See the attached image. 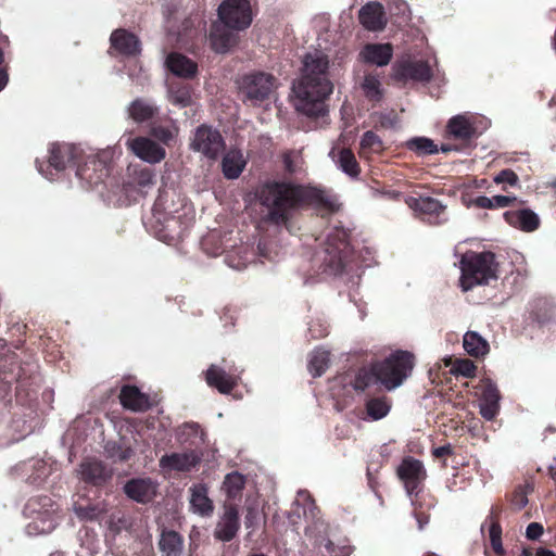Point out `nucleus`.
Listing matches in <instances>:
<instances>
[{"label": "nucleus", "instance_id": "nucleus-10", "mask_svg": "<svg viewBox=\"0 0 556 556\" xmlns=\"http://www.w3.org/2000/svg\"><path fill=\"white\" fill-rule=\"evenodd\" d=\"M154 185V174L150 168L134 166L128 168L124 190L129 198L137 200L144 197Z\"/></svg>", "mask_w": 556, "mask_h": 556}, {"label": "nucleus", "instance_id": "nucleus-41", "mask_svg": "<svg viewBox=\"0 0 556 556\" xmlns=\"http://www.w3.org/2000/svg\"><path fill=\"white\" fill-rule=\"evenodd\" d=\"M361 87L367 99L371 101H379L382 98L381 81L378 75H365Z\"/></svg>", "mask_w": 556, "mask_h": 556}, {"label": "nucleus", "instance_id": "nucleus-5", "mask_svg": "<svg viewBox=\"0 0 556 556\" xmlns=\"http://www.w3.org/2000/svg\"><path fill=\"white\" fill-rule=\"evenodd\" d=\"M414 356L409 352L397 351L383 362L376 363L379 382L389 391L399 388L412 374Z\"/></svg>", "mask_w": 556, "mask_h": 556}, {"label": "nucleus", "instance_id": "nucleus-63", "mask_svg": "<svg viewBox=\"0 0 556 556\" xmlns=\"http://www.w3.org/2000/svg\"><path fill=\"white\" fill-rule=\"evenodd\" d=\"M252 517H253V513L250 510V511L248 513L247 517H245V523H247V526H248V527H250V526H251V523H252V521H253V518H252Z\"/></svg>", "mask_w": 556, "mask_h": 556}, {"label": "nucleus", "instance_id": "nucleus-32", "mask_svg": "<svg viewBox=\"0 0 556 556\" xmlns=\"http://www.w3.org/2000/svg\"><path fill=\"white\" fill-rule=\"evenodd\" d=\"M80 478L93 484H100L110 478V471L99 460H87L80 465Z\"/></svg>", "mask_w": 556, "mask_h": 556}, {"label": "nucleus", "instance_id": "nucleus-51", "mask_svg": "<svg viewBox=\"0 0 556 556\" xmlns=\"http://www.w3.org/2000/svg\"><path fill=\"white\" fill-rule=\"evenodd\" d=\"M454 371L464 377H473L475 371H476V366L469 359H460L455 363Z\"/></svg>", "mask_w": 556, "mask_h": 556}, {"label": "nucleus", "instance_id": "nucleus-64", "mask_svg": "<svg viewBox=\"0 0 556 556\" xmlns=\"http://www.w3.org/2000/svg\"><path fill=\"white\" fill-rule=\"evenodd\" d=\"M36 505H37V501H29L27 504V508L35 513V511H37Z\"/></svg>", "mask_w": 556, "mask_h": 556}, {"label": "nucleus", "instance_id": "nucleus-6", "mask_svg": "<svg viewBox=\"0 0 556 556\" xmlns=\"http://www.w3.org/2000/svg\"><path fill=\"white\" fill-rule=\"evenodd\" d=\"M277 87V79L271 74L257 72L245 75L242 78L240 89L244 102L258 105L268 100Z\"/></svg>", "mask_w": 556, "mask_h": 556}, {"label": "nucleus", "instance_id": "nucleus-26", "mask_svg": "<svg viewBox=\"0 0 556 556\" xmlns=\"http://www.w3.org/2000/svg\"><path fill=\"white\" fill-rule=\"evenodd\" d=\"M122 405L134 412H143L150 407L149 399L137 387L125 386L119 394Z\"/></svg>", "mask_w": 556, "mask_h": 556}, {"label": "nucleus", "instance_id": "nucleus-43", "mask_svg": "<svg viewBox=\"0 0 556 556\" xmlns=\"http://www.w3.org/2000/svg\"><path fill=\"white\" fill-rule=\"evenodd\" d=\"M379 382L378 374L376 372V364L370 368H362L357 371L353 381V388L358 391H364L369 386Z\"/></svg>", "mask_w": 556, "mask_h": 556}, {"label": "nucleus", "instance_id": "nucleus-61", "mask_svg": "<svg viewBox=\"0 0 556 556\" xmlns=\"http://www.w3.org/2000/svg\"><path fill=\"white\" fill-rule=\"evenodd\" d=\"M8 84V74L5 71L0 70V91L7 86Z\"/></svg>", "mask_w": 556, "mask_h": 556}, {"label": "nucleus", "instance_id": "nucleus-3", "mask_svg": "<svg viewBox=\"0 0 556 556\" xmlns=\"http://www.w3.org/2000/svg\"><path fill=\"white\" fill-rule=\"evenodd\" d=\"M219 22H215L210 33L212 49L218 53L229 51L238 41L237 31L252 23L249 0H225L218 8Z\"/></svg>", "mask_w": 556, "mask_h": 556}, {"label": "nucleus", "instance_id": "nucleus-25", "mask_svg": "<svg viewBox=\"0 0 556 556\" xmlns=\"http://www.w3.org/2000/svg\"><path fill=\"white\" fill-rule=\"evenodd\" d=\"M504 216L509 225L527 232L534 231L540 224L539 216L533 211L528 208L506 212Z\"/></svg>", "mask_w": 556, "mask_h": 556}, {"label": "nucleus", "instance_id": "nucleus-48", "mask_svg": "<svg viewBox=\"0 0 556 556\" xmlns=\"http://www.w3.org/2000/svg\"><path fill=\"white\" fill-rule=\"evenodd\" d=\"M151 134L157 138L163 143L167 144L172 141L178 134V128L176 126L173 127H163L155 126L151 129Z\"/></svg>", "mask_w": 556, "mask_h": 556}, {"label": "nucleus", "instance_id": "nucleus-56", "mask_svg": "<svg viewBox=\"0 0 556 556\" xmlns=\"http://www.w3.org/2000/svg\"><path fill=\"white\" fill-rule=\"evenodd\" d=\"M516 198H510L506 195H494L492 197L493 208L494 207H506L508 206Z\"/></svg>", "mask_w": 556, "mask_h": 556}, {"label": "nucleus", "instance_id": "nucleus-46", "mask_svg": "<svg viewBox=\"0 0 556 556\" xmlns=\"http://www.w3.org/2000/svg\"><path fill=\"white\" fill-rule=\"evenodd\" d=\"M74 511L80 520L91 521L98 519L102 514H104L105 508L100 505H88L86 507L75 506Z\"/></svg>", "mask_w": 556, "mask_h": 556}, {"label": "nucleus", "instance_id": "nucleus-31", "mask_svg": "<svg viewBox=\"0 0 556 556\" xmlns=\"http://www.w3.org/2000/svg\"><path fill=\"white\" fill-rule=\"evenodd\" d=\"M41 501L43 502L42 507L50 506L51 509H47L43 513L38 511V517L34 520L31 525L28 526V529L29 531L34 529L38 533L43 534L51 532L55 528L58 523V518L55 517V509L51 504V500L45 497Z\"/></svg>", "mask_w": 556, "mask_h": 556}, {"label": "nucleus", "instance_id": "nucleus-52", "mask_svg": "<svg viewBox=\"0 0 556 556\" xmlns=\"http://www.w3.org/2000/svg\"><path fill=\"white\" fill-rule=\"evenodd\" d=\"M494 181L496 184L506 182L510 186H515L518 182V176L510 169H503L494 177Z\"/></svg>", "mask_w": 556, "mask_h": 556}, {"label": "nucleus", "instance_id": "nucleus-1", "mask_svg": "<svg viewBox=\"0 0 556 556\" xmlns=\"http://www.w3.org/2000/svg\"><path fill=\"white\" fill-rule=\"evenodd\" d=\"M328 66V58L323 52L307 53L303 59L302 74L293 83V105L307 117L318 118L328 114L326 100L333 90Z\"/></svg>", "mask_w": 556, "mask_h": 556}, {"label": "nucleus", "instance_id": "nucleus-44", "mask_svg": "<svg viewBox=\"0 0 556 556\" xmlns=\"http://www.w3.org/2000/svg\"><path fill=\"white\" fill-rule=\"evenodd\" d=\"M253 253L249 251L247 247L241 248L237 255L233 253H228L225 257V262L229 267L235 269H243L247 267L248 263L251 262Z\"/></svg>", "mask_w": 556, "mask_h": 556}, {"label": "nucleus", "instance_id": "nucleus-9", "mask_svg": "<svg viewBox=\"0 0 556 556\" xmlns=\"http://www.w3.org/2000/svg\"><path fill=\"white\" fill-rule=\"evenodd\" d=\"M125 144L134 155L149 164L161 163L166 156L165 149L149 137L128 138Z\"/></svg>", "mask_w": 556, "mask_h": 556}, {"label": "nucleus", "instance_id": "nucleus-2", "mask_svg": "<svg viewBox=\"0 0 556 556\" xmlns=\"http://www.w3.org/2000/svg\"><path fill=\"white\" fill-rule=\"evenodd\" d=\"M261 202L268 208L266 219L275 225H286L292 212L305 204L327 212L339 208L337 200L323 190L288 182L267 184L261 192Z\"/></svg>", "mask_w": 556, "mask_h": 556}, {"label": "nucleus", "instance_id": "nucleus-58", "mask_svg": "<svg viewBox=\"0 0 556 556\" xmlns=\"http://www.w3.org/2000/svg\"><path fill=\"white\" fill-rule=\"evenodd\" d=\"M258 252H260L262 257H265V258H267L269 261H274L275 260V257L269 254L268 247L265 243H260L258 244Z\"/></svg>", "mask_w": 556, "mask_h": 556}, {"label": "nucleus", "instance_id": "nucleus-38", "mask_svg": "<svg viewBox=\"0 0 556 556\" xmlns=\"http://www.w3.org/2000/svg\"><path fill=\"white\" fill-rule=\"evenodd\" d=\"M384 149L381 138L374 131L364 132L359 142V155L369 157L370 154L380 153Z\"/></svg>", "mask_w": 556, "mask_h": 556}, {"label": "nucleus", "instance_id": "nucleus-33", "mask_svg": "<svg viewBox=\"0 0 556 556\" xmlns=\"http://www.w3.org/2000/svg\"><path fill=\"white\" fill-rule=\"evenodd\" d=\"M447 129L450 134L456 139H470L475 135V127L465 114H459L448 121Z\"/></svg>", "mask_w": 556, "mask_h": 556}, {"label": "nucleus", "instance_id": "nucleus-19", "mask_svg": "<svg viewBox=\"0 0 556 556\" xmlns=\"http://www.w3.org/2000/svg\"><path fill=\"white\" fill-rule=\"evenodd\" d=\"M239 529V515L233 506H227L225 513L215 528L216 539L223 542L231 541Z\"/></svg>", "mask_w": 556, "mask_h": 556}, {"label": "nucleus", "instance_id": "nucleus-27", "mask_svg": "<svg viewBox=\"0 0 556 556\" xmlns=\"http://www.w3.org/2000/svg\"><path fill=\"white\" fill-rule=\"evenodd\" d=\"M111 45L119 53L135 55L140 52V43L137 37L124 29H117L111 35Z\"/></svg>", "mask_w": 556, "mask_h": 556}, {"label": "nucleus", "instance_id": "nucleus-13", "mask_svg": "<svg viewBox=\"0 0 556 556\" xmlns=\"http://www.w3.org/2000/svg\"><path fill=\"white\" fill-rule=\"evenodd\" d=\"M358 20L370 31L383 29L387 24L383 5L377 1L366 3L358 12Z\"/></svg>", "mask_w": 556, "mask_h": 556}, {"label": "nucleus", "instance_id": "nucleus-14", "mask_svg": "<svg viewBox=\"0 0 556 556\" xmlns=\"http://www.w3.org/2000/svg\"><path fill=\"white\" fill-rule=\"evenodd\" d=\"M200 462V457L192 451L163 455L160 467L164 471H189Z\"/></svg>", "mask_w": 556, "mask_h": 556}, {"label": "nucleus", "instance_id": "nucleus-16", "mask_svg": "<svg viewBox=\"0 0 556 556\" xmlns=\"http://www.w3.org/2000/svg\"><path fill=\"white\" fill-rule=\"evenodd\" d=\"M189 504L192 513L210 517L214 511L213 501L208 497V489L203 483L193 484L189 489Z\"/></svg>", "mask_w": 556, "mask_h": 556}, {"label": "nucleus", "instance_id": "nucleus-49", "mask_svg": "<svg viewBox=\"0 0 556 556\" xmlns=\"http://www.w3.org/2000/svg\"><path fill=\"white\" fill-rule=\"evenodd\" d=\"M106 450L113 458L119 462H125L129 459L134 454L130 447H122L117 446L116 444H113L112 446L111 444H108Z\"/></svg>", "mask_w": 556, "mask_h": 556}, {"label": "nucleus", "instance_id": "nucleus-40", "mask_svg": "<svg viewBox=\"0 0 556 556\" xmlns=\"http://www.w3.org/2000/svg\"><path fill=\"white\" fill-rule=\"evenodd\" d=\"M245 484V478L243 475L233 471L225 477L223 482V490L229 498H236L240 495Z\"/></svg>", "mask_w": 556, "mask_h": 556}, {"label": "nucleus", "instance_id": "nucleus-55", "mask_svg": "<svg viewBox=\"0 0 556 556\" xmlns=\"http://www.w3.org/2000/svg\"><path fill=\"white\" fill-rule=\"evenodd\" d=\"M511 502L517 509H521L528 504L527 494L523 491L516 492Z\"/></svg>", "mask_w": 556, "mask_h": 556}, {"label": "nucleus", "instance_id": "nucleus-23", "mask_svg": "<svg viewBox=\"0 0 556 556\" xmlns=\"http://www.w3.org/2000/svg\"><path fill=\"white\" fill-rule=\"evenodd\" d=\"M79 153V149L70 143H53L50 147L49 164L55 170H63Z\"/></svg>", "mask_w": 556, "mask_h": 556}, {"label": "nucleus", "instance_id": "nucleus-54", "mask_svg": "<svg viewBox=\"0 0 556 556\" xmlns=\"http://www.w3.org/2000/svg\"><path fill=\"white\" fill-rule=\"evenodd\" d=\"M199 433V425L197 424H186L179 429L178 437L179 439H184V435H197Z\"/></svg>", "mask_w": 556, "mask_h": 556}, {"label": "nucleus", "instance_id": "nucleus-35", "mask_svg": "<svg viewBox=\"0 0 556 556\" xmlns=\"http://www.w3.org/2000/svg\"><path fill=\"white\" fill-rule=\"evenodd\" d=\"M160 549L163 556H180L182 539L175 531H164L160 539Z\"/></svg>", "mask_w": 556, "mask_h": 556}, {"label": "nucleus", "instance_id": "nucleus-29", "mask_svg": "<svg viewBox=\"0 0 556 556\" xmlns=\"http://www.w3.org/2000/svg\"><path fill=\"white\" fill-rule=\"evenodd\" d=\"M169 71L179 77L191 78L195 75L197 64L180 53H170L166 59Z\"/></svg>", "mask_w": 556, "mask_h": 556}, {"label": "nucleus", "instance_id": "nucleus-39", "mask_svg": "<svg viewBox=\"0 0 556 556\" xmlns=\"http://www.w3.org/2000/svg\"><path fill=\"white\" fill-rule=\"evenodd\" d=\"M391 409V402L387 397H374L366 402V413L371 420L384 418Z\"/></svg>", "mask_w": 556, "mask_h": 556}, {"label": "nucleus", "instance_id": "nucleus-22", "mask_svg": "<svg viewBox=\"0 0 556 556\" xmlns=\"http://www.w3.org/2000/svg\"><path fill=\"white\" fill-rule=\"evenodd\" d=\"M480 414L486 420H492L500 410V392L496 386L490 381L485 382L481 399H480Z\"/></svg>", "mask_w": 556, "mask_h": 556}, {"label": "nucleus", "instance_id": "nucleus-57", "mask_svg": "<svg viewBox=\"0 0 556 556\" xmlns=\"http://www.w3.org/2000/svg\"><path fill=\"white\" fill-rule=\"evenodd\" d=\"M475 203L477 206H479L481 208H493L492 198L481 195L475 200Z\"/></svg>", "mask_w": 556, "mask_h": 556}, {"label": "nucleus", "instance_id": "nucleus-24", "mask_svg": "<svg viewBox=\"0 0 556 556\" xmlns=\"http://www.w3.org/2000/svg\"><path fill=\"white\" fill-rule=\"evenodd\" d=\"M406 204L415 212L422 214L428 217L429 222H435L441 213L444 212L445 206L437 199L425 197V198H413L409 197L406 200Z\"/></svg>", "mask_w": 556, "mask_h": 556}, {"label": "nucleus", "instance_id": "nucleus-7", "mask_svg": "<svg viewBox=\"0 0 556 556\" xmlns=\"http://www.w3.org/2000/svg\"><path fill=\"white\" fill-rule=\"evenodd\" d=\"M193 223V211L189 205H182L180 211L165 217L156 230L159 240L173 244L180 240Z\"/></svg>", "mask_w": 556, "mask_h": 556}, {"label": "nucleus", "instance_id": "nucleus-8", "mask_svg": "<svg viewBox=\"0 0 556 556\" xmlns=\"http://www.w3.org/2000/svg\"><path fill=\"white\" fill-rule=\"evenodd\" d=\"M225 142L220 132L208 125H200L191 140L190 149L194 152H199L207 159L215 160L219 153L224 150Z\"/></svg>", "mask_w": 556, "mask_h": 556}, {"label": "nucleus", "instance_id": "nucleus-34", "mask_svg": "<svg viewBox=\"0 0 556 556\" xmlns=\"http://www.w3.org/2000/svg\"><path fill=\"white\" fill-rule=\"evenodd\" d=\"M463 346L473 357L484 356L489 352L488 341L476 331H467L464 334Z\"/></svg>", "mask_w": 556, "mask_h": 556}, {"label": "nucleus", "instance_id": "nucleus-30", "mask_svg": "<svg viewBox=\"0 0 556 556\" xmlns=\"http://www.w3.org/2000/svg\"><path fill=\"white\" fill-rule=\"evenodd\" d=\"M127 112L131 119L143 123L159 113V106L151 100L138 98L128 105Z\"/></svg>", "mask_w": 556, "mask_h": 556}, {"label": "nucleus", "instance_id": "nucleus-60", "mask_svg": "<svg viewBox=\"0 0 556 556\" xmlns=\"http://www.w3.org/2000/svg\"><path fill=\"white\" fill-rule=\"evenodd\" d=\"M535 556H556V554L551 549L541 547L536 549Z\"/></svg>", "mask_w": 556, "mask_h": 556}, {"label": "nucleus", "instance_id": "nucleus-20", "mask_svg": "<svg viewBox=\"0 0 556 556\" xmlns=\"http://www.w3.org/2000/svg\"><path fill=\"white\" fill-rule=\"evenodd\" d=\"M124 491L128 497L146 503L151 501L156 494V484L149 478L134 479L125 484Z\"/></svg>", "mask_w": 556, "mask_h": 556}, {"label": "nucleus", "instance_id": "nucleus-59", "mask_svg": "<svg viewBox=\"0 0 556 556\" xmlns=\"http://www.w3.org/2000/svg\"><path fill=\"white\" fill-rule=\"evenodd\" d=\"M450 453H451L450 445L440 446V447L434 448V451H433V455L435 457H441V456L450 454Z\"/></svg>", "mask_w": 556, "mask_h": 556}, {"label": "nucleus", "instance_id": "nucleus-53", "mask_svg": "<svg viewBox=\"0 0 556 556\" xmlns=\"http://www.w3.org/2000/svg\"><path fill=\"white\" fill-rule=\"evenodd\" d=\"M543 534V526L539 522L528 525L526 535L529 540H538Z\"/></svg>", "mask_w": 556, "mask_h": 556}, {"label": "nucleus", "instance_id": "nucleus-62", "mask_svg": "<svg viewBox=\"0 0 556 556\" xmlns=\"http://www.w3.org/2000/svg\"><path fill=\"white\" fill-rule=\"evenodd\" d=\"M548 475L554 481H556V465H552L548 467Z\"/></svg>", "mask_w": 556, "mask_h": 556}, {"label": "nucleus", "instance_id": "nucleus-12", "mask_svg": "<svg viewBox=\"0 0 556 556\" xmlns=\"http://www.w3.org/2000/svg\"><path fill=\"white\" fill-rule=\"evenodd\" d=\"M348 233L344 229H334L333 232L327 235L326 253L329 254V266L337 274L343 269L342 254L348 248Z\"/></svg>", "mask_w": 556, "mask_h": 556}, {"label": "nucleus", "instance_id": "nucleus-15", "mask_svg": "<svg viewBox=\"0 0 556 556\" xmlns=\"http://www.w3.org/2000/svg\"><path fill=\"white\" fill-rule=\"evenodd\" d=\"M395 73L399 78L417 81H429L432 77L431 68L426 61H402L396 64Z\"/></svg>", "mask_w": 556, "mask_h": 556}, {"label": "nucleus", "instance_id": "nucleus-4", "mask_svg": "<svg viewBox=\"0 0 556 556\" xmlns=\"http://www.w3.org/2000/svg\"><path fill=\"white\" fill-rule=\"evenodd\" d=\"M460 287L464 291L479 285H488L497 278V265L492 252H467L460 260Z\"/></svg>", "mask_w": 556, "mask_h": 556}, {"label": "nucleus", "instance_id": "nucleus-45", "mask_svg": "<svg viewBox=\"0 0 556 556\" xmlns=\"http://www.w3.org/2000/svg\"><path fill=\"white\" fill-rule=\"evenodd\" d=\"M408 147L422 155L434 154L438 152V147L434 142L426 137H418L409 140Z\"/></svg>", "mask_w": 556, "mask_h": 556}, {"label": "nucleus", "instance_id": "nucleus-11", "mask_svg": "<svg viewBox=\"0 0 556 556\" xmlns=\"http://www.w3.org/2000/svg\"><path fill=\"white\" fill-rule=\"evenodd\" d=\"M397 476L404 483L407 494L412 495L425 480L426 469L420 460L405 457L397 467Z\"/></svg>", "mask_w": 556, "mask_h": 556}, {"label": "nucleus", "instance_id": "nucleus-36", "mask_svg": "<svg viewBox=\"0 0 556 556\" xmlns=\"http://www.w3.org/2000/svg\"><path fill=\"white\" fill-rule=\"evenodd\" d=\"M167 100L180 109L191 105L190 88L187 85L170 84L167 89Z\"/></svg>", "mask_w": 556, "mask_h": 556}, {"label": "nucleus", "instance_id": "nucleus-47", "mask_svg": "<svg viewBox=\"0 0 556 556\" xmlns=\"http://www.w3.org/2000/svg\"><path fill=\"white\" fill-rule=\"evenodd\" d=\"M490 541L494 552L498 555L504 553L502 544V528L498 522L493 521L490 526Z\"/></svg>", "mask_w": 556, "mask_h": 556}, {"label": "nucleus", "instance_id": "nucleus-37", "mask_svg": "<svg viewBox=\"0 0 556 556\" xmlns=\"http://www.w3.org/2000/svg\"><path fill=\"white\" fill-rule=\"evenodd\" d=\"M329 351L315 349L308 358V370L314 377H320L329 365Z\"/></svg>", "mask_w": 556, "mask_h": 556}, {"label": "nucleus", "instance_id": "nucleus-42", "mask_svg": "<svg viewBox=\"0 0 556 556\" xmlns=\"http://www.w3.org/2000/svg\"><path fill=\"white\" fill-rule=\"evenodd\" d=\"M337 164L345 174L354 177L359 173L358 164L351 150L341 149L338 153Z\"/></svg>", "mask_w": 556, "mask_h": 556}, {"label": "nucleus", "instance_id": "nucleus-28", "mask_svg": "<svg viewBox=\"0 0 556 556\" xmlns=\"http://www.w3.org/2000/svg\"><path fill=\"white\" fill-rule=\"evenodd\" d=\"M247 165V160L241 151H228L222 161L223 174L227 179H236L243 172Z\"/></svg>", "mask_w": 556, "mask_h": 556}, {"label": "nucleus", "instance_id": "nucleus-17", "mask_svg": "<svg viewBox=\"0 0 556 556\" xmlns=\"http://www.w3.org/2000/svg\"><path fill=\"white\" fill-rule=\"evenodd\" d=\"M106 175L105 161L96 156H89L87 162L76 169V176L91 187L101 182Z\"/></svg>", "mask_w": 556, "mask_h": 556}, {"label": "nucleus", "instance_id": "nucleus-50", "mask_svg": "<svg viewBox=\"0 0 556 556\" xmlns=\"http://www.w3.org/2000/svg\"><path fill=\"white\" fill-rule=\"evenodd\" d=\"M324 547L327 553L326 556H349L352 553L351 546L346 544L334 545L331 541H327ZM323 555L325 556V554Z\"/></svg>", "mask_w": 556, "mask_h": 556}, {"label": "nucleus", "instance_id": "nucleus-18", "mask_svg": "<svg viewBox=\"0 0 556 556\" xmlns=\"http://www.w3.org/2000/svg\"><path fill=\"white\" fill-rule=\"evenodd\" d=\"M393 55L391 43H367L359 52V59L377 66L388 65Z\"/></svg>", "mask_w": 556, "mask_h": 556}, {"label": "nucleus", "instance_id": "nucleus-21", "mask_svg": "<svg viewBox=\"0 0 556 556\" xmlns=\"http://www.w3.org/2000/svg\"><path fill=\"white\" fill-rule=\"evenodd\" d=\"M205 379L210 387L216 388L223 394L230 393L237 384V376L216 365L210 366Z\"/></svg>", "mask_w": 556, "mask_h": 556}]
</instances>
